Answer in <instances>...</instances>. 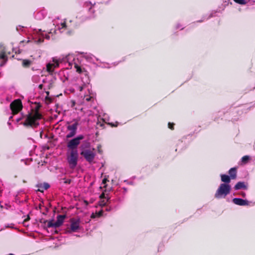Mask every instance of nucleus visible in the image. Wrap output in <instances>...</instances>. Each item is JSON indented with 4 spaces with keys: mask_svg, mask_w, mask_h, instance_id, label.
Segmentation results:
<instances>
[{
    "mask_svg": "<svg viewBox=\"0 0 255 255\" xmlns=\"http://www.w3.org/2000/svg\"><path fill=\"white\" fill-rule=\"evenodd\" d=\"M29 102L30 103V112L28 115L22 116V118L17 119L16 120L19 122L20 120H23L24 121L23 124L25 126L34 128L39 124V121L42 119V115L39 111L41 105L37 102Z\"/></svg>",
    "mask_w": 255,
    "mask_h": 255,
    "instance_id": "nucleus-1",
    "label": "nucleus"
},
{
    "mask_svg": "<svg viewBox=\"0 0 255 255\" xmlns=\"http://www.w3.org/2000/svg\"><path fill=\"white\" fill-rule=\"evenodd\" d=\"M73 60H74V57L72 55H69L67 56L64 59H63V61L65 62L66 65H68V66L66 67L67 69H72L74 68L76 70V71L79 73H81L82 71V69L80 66H79L75 62H73ZM62 60L61 59L57 58V57L52 58V60L49 61V74L54 71V69L59 67L60 63H62Z\"/></svg>",
    "mask_w": 255,
    "mask_h": 255,
    "instance_id": "nucleus-2",
    "label": "nucleus"
},
{
    "mask_svg": "<svg viewBox=\"0 0 255 255\" xmlns=\"http://www.w3.org/2000/svg\"><path fill=\"white\" fill-rule=\"evenodd\" d=\"M49 34H51V36L53 33L58 34L59 33L64 32L67 28V25L65 21L57 18L52 20V22L49 25ZM50 35L48 37L50 38Z\"/></svg>",
    "mask_w": 255,
    "mask_h": 255,
    "instance_id": "nucleus-3",
    "label": "nucleus"
},
{
    "mask_svg": "<svg viewBox=\"0 0 255 255\" xmlns=\"http://www.w3.org/2000/svg\"><path fill=\"white\" fill-rule=\"evenodd\" d=\"M231 190L230 184L221 183L217 189L214 196L217 199L225 198L230 193Z\"/></svg>",
    "mask_w": 255,
    "mask_h": 255,
    "instance_id": "nucleus-4",
    "label": "nucleus"
},
{
    "mask_svg": "<svg viewBox=\"0 0 255 255\" xmlns=\"http://www.w3.org/2000/svg\"><path fill=\"white\" fill-rule=\"evenodd\" d=\"M78 158L77 150H70L67 155V161L71 168H74L77 164Z\"/></svg>",
    "mask_w": 255,
    "mask_h": 255,
    "instance_id": "nucleus-5",
    "label": "nucleus"
},
{
    "mask_svg": "<svg viewBox=\"0 0 255 255\" xmlns=\"http://www.w3.org/2000/svg\"><path fill=\"white\" fill-rule=\"evenodd\" d=\"M31 37L34 42L37 43H40L43 41L44 38H47V35L45 31L42 32L40 29L37 30H33L32 33L31 34Z\"/></svg>",
    "mask_w": 255,
    "mask_h": 255,
    "instance_id": "nucleus-6",
    "label": "nucleus"
},
{
    "mask_svg": "<svg viewBox=\"0 0 255 255\" xmlns=\"http://www.w3.org/2000/svg\"><path fill=\"white\" fill-rule=\"evenodd\" d=\"M79 126V122L77 120H74L73 123L69 124L67 127L68 133L66 134L67 138H71L75 135Z\"/></svg>",
    "mask_w": 255,
    "mask_h": 255,
    "instance_id": "nucleus-7",
    "label": "nucleus"
},
{
    "mask_svg": "<svg viewBox=\"0 0 255 255\" xmlns=\"http://www.w3.org/2000/svg\"><path fill=\"white\" fill-rule=\"evenodd\" d=\"M84 138V136L83 135H79L76 137L71 139L67 143V147L70 150H77V147L80 143V140Z\"/></svg>",
    "mask_w": 255,
    "mask_h": 255,
    "instance_id": "nucleus-8",
    "label": "nucleus"
},
{
    "mask_svg": "<svg viewBox=\"0 0 255 255\" xmlns=\"http://www.w3.org/2000/svg\"><path fill=\"white\" fill-rule=\"evenodd\" d=\"M32 80L35 82L40 83L42 82V84L40 83L39 85V88L40 89H43L45 91L47 89V83L48 82V79L46 76H44L41 75L40 77L38 76H34L32 77Z\"/></svg>",
    "mask_w": 255,
    "mask_h": 255,
    "instance_id": "nucleus-9",
    "label": "nucleus"
},
{
    "mask_svg": "<svg viewBox=\"0 0 255 255\" xmlns=\"http://www.w3.org/2000/svg\"><path fill=\"white\" fill-rule=\"evenodd\" d=\"M81 154L83 155L89 163H91L93 161L96 155L94 149H93L92 150L90 149H84L81 151Z\"/></svg>",
    "mask_w": 255,
    "mask_h": 255,
    "instance_id": "nucleus-10",
    "label": "nucleus"
},
{
    "mask_svg": "<svg viewBox=\"0 0 255 255\" xmlns=\"http://www.w3.org/2000/svg\"><path fill=\"white\" fill-rule=\"evenodd\" d=\"M10 109L13 114H16L21 110L22 105L19 99L14 100L10 105Z\"/></svg>",
    "mask_w": 255,
    "mask_h": 255,
    "instance_id": "nucleus-11",
    "label": "nucleus"
},
{
    "mask_svg": "<svg viewBox=\"0 0 255 255\" xmlns=\"http://www.w3.org/2000/svg\"><path fill=\"white\" fill-rule=\"evenodd\" d=\"M80 220L79 218L70 219V230L72 232H77L80 229Z\"/></svg>",
    "mask_w": 255,
    "mask_h": 255,
    "instance_id": "nucleus-12",
    "label": "nucleus"
},
{
    "mask_svg": "<svg viewBox=\"0 0 255 255\" xmlns=\"http://www.w3.org/2000/svg\"><path fill=\"white\" fill-rule=\"evenodd\" d=\"M34 17L36 19L42 20L45 18L47 15V10L42 8L37 10L34 13Z\"/></svg>",
    "mask_w": 255,
    "mask_h": 255,
    "instance_id": "nucleus-13",
    "label": "nucleus"
},
{
    "mask_svg": "<svg viewBox=\"0 0 255 255\" xmlns=\"http://www.w3.org/2000/svg\"><path fill=\"white\" fill-rule=\"evenodd\" d=\"M95 4V2H92V1H86L85 3V7L89 9V11L90 12V17H92L94 16V13L95 11L94 6Z\"/></svg>",
    "mask_w": 255,
    "mask_h": 255,
    "instance_id": "nucleus-14",
    "label": "nucleus"
},
{
    "mask_svg": "<svg viewBox=\"0 0 255 255\" xmlns=\"http://www.w3.org/2000/svg\"><path fill=\"white\" fill-rule=\"evenodd\" d=\"M64 218H65L64 216L59 215L57 217V221L55 222L54 224H53L52 223H51V222L49 221V227H53V226H54L56 227H59L60 226H61L62 224V223L64 221Z\"/></svg>",
    "mask_w": 255,
    "mask_h": 255,
    "instance_id": "nucleus-15",
    "label": "nucleus"
},
{
    "mask_svg": "<svg viewBox=\"0 0 255 255\" xmlns=\"http://www.w3.org/2000/svg\"><path fill=\"white\" fill-rule=\"evenodd\" d=\"M233 202L239 206H248L249 205V202L247 200H244L239 198H235L232 200Z\"/></svg>",
    "mask_w": 255,
    "mask_h": 255,
    "instance_id": "nucleus-16",
    "label": "nucleus"
},
{
    "mask_svg": "<svg viewBox=\"0 0 255 255\" xmlns=\"http://www.w3.org/2000/svg\"><path fill=\"white\" fill-rule=\"evenodd\" d=\"M83 57L88 62L94 64H96V61H98L99 60L98 58L90 53H86Z\"/></svg>",
    "mask_w": 255,
    "mask_h": 255,
    "instance_id": "nucleus-17",
    "label": "nucleus"
},
{
    "mask_svg": "<svg viewBox=\"0 0 255 255\" xmlns=\"http://www.w3.org/2000/svg\"><path fill=\"white\" fill-rule=\"evenodd\" d=\"M220 177L222 182H223V184H230L232 178L229 176V175L226 174H221Z\"/></svg>",
    "mask_w": 255,
    "mask_h": 255,
    "instance_id": "nucleus-18",
    "label": "nucleus"
},
{
    "mask_svg": "<svg viewBox=\"0 0 255 255\" xmlns=\"http://www.w3.org/2000/svg\"><path fill=\"white\" fill-rule=\"evenodd\" d=\"M234 189L236 190H240V189H246H246H248V186L245 184V183L244 182L240 181V182H238L235 185Z\"/></svg>",
    "mask_w": 255,
    "mask_h": 255,
    "instance_id": "nucleus-19",
    "label": "nucleus"
},
{
    "mask_svg": "<svg viewBox=\"0 0 255 255\" xmlns=\"http://www.w3.org/2000/svg\"><path fill=\"white\" fill-rule=\"evenodd\" d=\"M237 168L233 167L229 170V176L232 179H235L237 178Z\"/></svg>",
    "mask_w": 255,
    "mask_h": 255,
    "instance_id": "nucleus-20",
    "label": "nucleus"
},
{
    "mask_svg": "<svg viewBox=\"0 0 255 255\" xmlns=\"http://www.w3.org/2000/svg\"><path fill=\"white\" fill-rule=\"evenodd\" d=\"M37 186L38 188L36 190L37 191L43 192L44 190L48 189V183L46 182L38 184Z\"/></svg>",
    "mask_w": 255,
    "mask_h": 255,
    "instance_id": "nucleus-21",
    "label": "nucleus"
},
{
    "mask_svg": "<svg viewBox=\"0 0 255 255\" xmlns=\"http://www.w3.org/2000/svg\"><path fill=\"white\" fill-rule=\"evenodd\" d=\"M89 95H85L83 97V102H90L94 100L93 96L89 92Z\"/></svg>",
    "mask_w": 255,
    "mask_h": 255,
    "instance_id": "nucleus-22",
    "label": "nucleus"
},
{
    "mask_svg": "<svg viewBox=\"0 0 255 255\" xmlns=\"http://www.w3.org/2000/svg\"><path fill=\"white\" fill-rule=\"evenodd\" d=\"M103 215V210H101L98 212H96L95 213H93L91 215V218L94 219L97 217H100Z\"/></svg>",
    "mask_w": 255,
    "mask_h": 255,
    "instance_id": "nucleus-23",
    "label": "nucleus"
},
{
    "mask_svg": "<svg viewBox=\"0 0 255 255\" xmlns=\"http://www.w3.org/2000/svg\"><path fill=\"white\" fill-rule=\"evenodd\" d=\"M74 88H75V91H82L83 89L84 88V87L82 86H79L77 84H74L73 85Z\"/></svg>",
    "mask_w": 255,
    "mask_h": 255,
    "instance_id": "nucleus-24",
    "label": "nucleus"
},
{
    "mask_svg": "<svg viewBox=\"0 0 255 255\" xmlns=\"http://www.w3.org/2000/svg\"><path fill=\"white\" fill-rule=\"evenodd\" d=\"M25 29H26L25 28H24L23 26H22L21 25H18V26L16 27V30L19 32H20L21 31L25 32Z\"/></svg>",
    "mask_w": 255,
    "mask_h": 255,
    "instance_id": "nucleus-25",
    "label": "nucleus"
},
{
    "mask_svg": "<svg viewBox=\"0 0 255 255\" xmlns=\"http://www.w3.org/2000/svg\"><path fill=\"white\" fill-rule=\"evenodd\" d=\"M250 156L248 155L244 156L242 158V162L244 163H246L250 159Z\"/></svg>",
    "mask_w": 255,
    "mask_h": 255,
    "instance_id": "nucleus-26",
    "label": "nucleus"
},
{
    "mask_svg": "<svg viewBox=\"0 0 255 255\" xmlns=\"http://www.w3.org/2000/svg\"><path fill=\"white\" fill-rule=\"evenodd\" d=\"M75 92V88L73 87H69L68 89H66V93L69 94V93H73Z\"/></svg>",
    "mask_w": 255,
    "mask_h": 255,
    "instance_id": "nucleus-27",
    "label": "nucleus"
},
{
    "mask_svg": "<svg viewBox=\"0 0 255 255\" xmlns=\"http://www.w3.org/2000/svg\"><path fill=\"white\" fill-rule=\"evenodd\" d=\"M236 2L240 4H246L247 1L246 0H234Z\"/></svg>",
    "mask_w": 255,
    "mask_h": 255,
    "instance_id": "nucleus-28",
    "label": "nucleus"
},
{
    "mask_svg": "<svg viewBox=\"0 0 255 255\" xmlns=\"http://www.w3.org/2000/svg\"><path fill=\"white\" fill-rule=\"evenodd\" d=\"M30 64V61L27 60H24L22 62V64L24 66H28Z\"/></svg>",
    "mask_w": 255,
    "mask_h": 255,
    "instance_id": "nucleus-29",
    "label": "nucleus"
},
{
    "mask_svg": "<svg viewBox=\"0 0 255 255\" xmlns=\"http://www.w3.org/2000/svg\"><path fill=\"white\" fill-rule=\"evenodd\" d=\"M75 104L76 103H75V102L74 101H73V100L71 101L70 103L71 107L74 108V107L75 105Z\"/></svg>",
    "mask_w": 255,
    "mask_h": 255,
    "instance_id": "nucleus-30",
    "label": "nucleus"
},
{
    "mask_svg": "<svg viewBox=\"0 0 255 255\" xmlns=\"http://www.w3.org/2000/svg\"><path fill=\"white\" fill-rule=\"evenodd\" d=\"M46 163H47V161L45 160V159H44L43 161H41V162H38L39 166L40 165L42 166V165H43V164H44H44H46Z\"/></svg>",
    "mask_w": 255,
    "mask_h": 255,
    "instance_id": "nucleus-31",
    "label": "nucleus"
},
{
    "mask_svg": "<svg viewBox=\"0 0 255 255\" xmlns=\"http://www.w3.org/2000/svg\"><path fill=\"white\" fill-rule=\"evenodd\" d=\"M44 225L43 226V228L44 229H45L46 230H47V228H48V224H46V222L44 221Z\"/></svg>",
    "mask_w": 255,
    "mask_h": 255,
    "instance_id": "nucleus-32",
    "label": "nucleus"
},
{
    "mask_svg": "<svg viewBox=\"0 0 255 255\" xmlns=\"http://www.w3.org/2000/svg\"><path fill=\"white\" fill-rule=\"evenodd\" d=\"M173 126H174L173 124H171V123H170L168 124V128H170L171 129H173Z\"/></svg>",
    "mask_w": 255,
    "mask_h": 255,
    "instance_id": "nucleus-33",
    "label": "nucleus"
},
{
    "mask_svg": "<svg viewBox=\"0 0 255 255\" xmlns=\"http://www.w3.org/2000/svg\"><path fill=\"white\" fill-rule=\"evenodd\" d=\"M176 28L177 29H179V28H180L181 29H182L183 28V27H182V26L181 25H180V24H177L176 26Z\"/></svg>",
    "mask_w": 255,
    "mask_h": 255,
    "instance_id": "nucleus-34",
    "label": "nucleus"
},
{
    "mask_svg": "<svg viewBox=\"0 0 255 255\" xmlns=\"http://www.w3.org/2000/svg\"><path fill=\"white\" fill-rule=\"evenodd\" d=\"M240 195H241L242 197H245L246 195V194L245 192H242L241 193H240Z\"/></svg>",
    "mask_w": 255,
    "mask_h": 255,
    "instance_id": "nucleus-35",
    "label": "nucleus"
},
{
    "mask_svg": "<svg viewBox=\"0 0 255 255\" xmlns=\"http://www.w3.org/2000/svg\"><path fill=\"white\" fill-rule=\"evenodd\" d=\"M5 56L3 54H0V59H4L5 58Z\"/></svg>",
    "mask_w": 255,
    "mask_h": 255,
    "instance_id": "nucleus-36",
    "label": "nucleus"
},
{
    "mask_svg": "<svg viewBox=\"0 0 255 255\" xmlns=\"http://www.w3.org/2000/svg\"><path fill=\"white\" fill-rule=\"evenodd\" d=\"M107 181V179L106 178H104L102 181V184H105Z\"/></svg>",
    "mask_w": 255,
    "mask_h": 255,
    "instance_id": "nucleus-37",
    "label": "nucleus"
},
{
    "mask_svg": "<svg viewBox=\"0 0 255 255\" xmlns=\"http://www.w3.org/2000/svg\"><path fill=\"white\" fill-rule=\"evenodd\" d=\"M46 149H48V147L44 146L42 148V151H45Z\"/></svg>",
    "mask_w": 255,
    "mask_h": 255,
    "instance_id": "nucleus-38",
    "label": "nucleus"
},
{
    "mask_svg": "<svg viewBox=\"0 0 255 255\" xmlns=\"http://www.w3.org/2000/svg\"><path fill=\"white\" fill-rule=\"evenodd\" d=\"M45 93L46 94V96H45V99L46 100H48V92L45 91Z\"/></svg>",
    "mask_w": 255,
    "mask_h": 255,
    "instance_id": "nucleus-39",
    "label": "nucleus"
},
{
    "mask_svg": "<svg viewBox=\"0 0 255 255\" xmlns=\"http://www.w3.org/2000/svg\"><path fill=\"white\" fill-rule=\"evenodd\" d=\"M109 1V0H101L100 2H107Z\"/></svg>",
    "mask_w": 255,
    "mask_h": 255,
    "instance_id": "nucleus-40",
    "label": "nucleus"
},
{
    "mask_svg": "<svg viewBox=\"0 0 255 255\" xmlns=\"http://www.w3.org/2000/svg\"><path fill=\"white\" fill-rule=\"evenodd\" d=\"M45 66H46V70L48 71V63L46 64Z\"/></svg>",
    "mask_w": 255,
    "mask_h": 255,
    "instance_id": "nucleus-41",
    "label": "nucleus"
},
{
    "mask_svg": "<svg viewBox=\"0 0 255 255\" xmlns=\"http://www.w3.org/2000/svg\"><path fill=\"white\" fill-rule=\"evenodd\" d=\"M111 124V125H112V126H113V127H116V126H117V125H115L114 124H112V123H111V124Z\"/></svg>",
    "mask_w": 255,
    "mask_h": 255,
    "instance_id": "nucleus-42",
    "label": "nucleus"
},
{
    "mask_svg": "<svg viewBox=\"0 0 255 255\" xmlns=\"http://www.w3.org/2000/svg\"><path fill=\"white\" fill-rule=\"evenodd\" d=\"M47 156H48V154H47V153H45V158H46V159H47Z\"/></svg>",
    "mask_w": 255,
    "mask_h": 255,
    "instance_id": "nucleus-43",
    "label": "nucleus"
},
{
    "mask_svg": "<svg viewBox=\"0 0 255 255\" xmlns=\"http://www.w3.org/2000/svg\"><path fill=\"white\" fill-rule=\"evenodd\" d=\"M48 100H49V103L50 102V100H51V99H50V98L49 97Z\"/></svg>",
    "mask_w": 255,
    "mask_h": 255,
    "instance_id": "nucleus-44",
    "label": "nucleus"
},
{
    "mask_svg": "<svg viewBox=\"0 0 255 255\" xmlns=\"http://www.w3.org/2000/svg\"><path fill=\"white\" fill-rule=\"evenodd\" d=\"M45 136L46 137V136H47V133H46V134H45Z\"/></svg>",
    "mask_w": 255,
    "mask_h": 255,
    "instance_id": "nucleus-45",
    "label": "nucleus"
},
{
    "mask_svg": "<svg viewBox=\"0 0 255 255\" xmlns=\"http://www.w3.org/2000/svg\"><path fill=\"white\" fill-rule=\"evenodd\" d=\"M8 124L9 125H10V123L9 122H8Z\"/></svg>",
    "mask_w": 255,
    "mask_h": 255,
    "instance_id": "nucleus-46",
    "label": "nucleus"
},
{
    "mask_svg": "<svg viewBox=\"0 0 255 255\" xmlns=\"http://www.w3.org/2000/svg\"><path fill=\"white\" fill-rule=\"evenodd\" d=\"M12 118V117L11 116V117H10V118H9V120H10V119H11Z\"/></svg>",
    "mask_w": 255,
    "mask_h": 255,
    "instance_id": "nucleus-47",
    "label": "nucleus"
},
{
    "mask_svg": "<svg viewBox=\"0 0 255 255\" xmlns=\"http://www.w3.org/2000/svg\"><path fill=\"white\" fill-rule=\"evenodd\" d=\"M9 255H13L12 254H10Z\"/></svg>",
    "mask_w": 255,
    "mask_h": 255,
    "instance_id": "nucleus-48",
    "label": "nucleus"
}]
</instances>
